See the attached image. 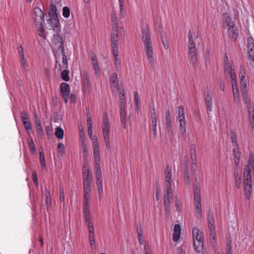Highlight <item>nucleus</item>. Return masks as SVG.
Segmentation results:
<instances>
[{"mask_svg": "<svg viewBox=\"0 0 254 254\" xmlns=\"http://www.w3.org/2000/svg\"><path fill=\"white\" fill-rule=\"evenodd\" d=\"M244 190L246 191V197L249 199L252 190V180L249 166H245L244 168Z\"/></svg>", "mask_w": 254, "mask_h": 254, "instance_id": "7ed1b4c3", "label": "nucleus"}, {"mask_svg": "<svg viewBox=\"0 0 254 254\" xmlns=\"http://www.w3.org/2000/svg\"><path fill=\"white\" fill-rule=\"evenodd\" d=\"M95 177L97 180V181H102V172L101 170L100 164V163H95Z\"/></svg>", "mask_w": 254, "mask_h": 254, "instance_id": "cd10ccee", "label": "nucleus"}, {"mask_svg": "<svg viewBox=\"0 0 254 254\" xmlns=\"http://www.w3.org/2000/svg\"><path fill=\"white\" fill-rule=\"evenodd\" d=\"M83 176H86L87 175H92L89 169L88 165H83L82 169Z\"/></svg>", "mask_w": 254, "mask_h": 254, "instance_id": "052dcab7", "label": "nucleus"}, {"mask_svg": "<svg viewBox=\"0 0 254 254\" xmlns=\"http://www.w3.org/2000/svg\"><path fill=\"white\" fill-rule=\"evenodd\" d=\"M57 149L58 150L59 153L62 155H63L65 153L64 146L62 143L59 142L58 143Z\"/></svg>", "mask_w": 254, "mask_h": 254, "instance_id": "4d7b16f0", "label": "nucleus"}, {"mask_svg": "<svg viewBox=\"0 0 254 254\" xmlns=\"http://www.w3.org/2000/svg\"><path fill=\"white\" fill-rule=\"evenodd\" d=\"M88 231L89 232V240H92L93 241L94 239V228L93 225L91 224H88Z\"/></svg>", "mask_w": 254, "mask_h": 254, "instance_id": "a19ab883", "label": "nucleus"}, {"mask_svg": "<svg viewBox=\"0 0 254 254\" xmlns=\"http://www.w3.org/2000/svg\"><path fill=\"white\" fill-rule=\"evenodd\" d=\"M90 58L92 62V64L95 70V73L96 74H97L100 73V70L97 57L95 54L93 53L92 54Z\"/></svg>", "mask_w": 254, "mask_h": 254, "instance_id": "a211bd4d", "label": "nucleus"}, {"mask_svg": "<svg viewBox=\"0 0 254 254\" xmlns=\"http://www.w3.org/2000/svg\"><path fill=\"white\" fill-rule=\"evenodd\" d=\"M61 92L63 95H69L70 92V87L68 83L63 82L60 85Z\"/></svg>", "mask_w": 254, "mask_h": 254, "instance_id": "4be33fe9", "label": "nucleus"}, {"mask_svg": "<svg viewBox=\"0 0 254 254\" xmlns=\"http://www.w3.org/2000/svg\"><path fill=\"white\" fill-rule=\"evenodd\" d=\"M93 154L95 163H100V156L99 147L98 143L97 138H94L93 141Z\"/></svg>", "mask_w": 254, "mask_h": 254, "instance_id": "9b49d317", "label": "nucleus"}, {"mask_svg": "<svg viewBox=\"0 0 254 254\" xmlns=\"http://www.w3.org/2000/svg\"><path fill=\"white\" fill-rule=\"evenodd\" d=\"M110 131V126L107 114L105 112L103 115V134L104 137L109 136V133Z\"/></svg>", "mask_w": 254, "mask_h": 254, "instance_id": "9d476101", "label": "nucleus"}, {"mask_svg": "<svg viewBox=\"0 0 254 254\" xmlns=\"http://www.w3.org/2000/svg\"><path fill=\"white\" fill-rule=\"evenodd\" d=\"M83 213L85 222L87 224V225L91 224L92 222L90 219L89 208H83Z\"/></svg>", "mask_w": 254, "mask_h": 254, "instance_id": "c756f323", "label": "nucleus"}, {"mask_svg": "<svg viewBox=\"0 0 254 254\" xmlns=\"http://www.w3.org/2000/svg\"><path fill=\"white\" fill-rule=\"evenodd\" d=\"M149 63L151 66H153L155 64L154 59L153 57V51H150L145 53Z\"/></svg>", "mask_w": 254, "mask_h": 254, "instance_id": "72a5a7b5", "label": "nucleus"}, {"mask_svg": "<svg viewBox=\"0 0 254 254\" xmlns=\"http://www.w3.org/2000/svg\"><path fill=\"white\" fill-rule=\"evenodd\" d=\"M241 92L244 104L247 105V106L248 105L251 106V102L250 101L247 89L245 88H242L241 89Z\"/></svg>", "mask_w": 254, "mask_h": 254, "instance_id": "412c9836", "label": "nucleus"}, {"mask_svg": "<svg viewBox=\"0 0 254 254\" xmlns=\"http://www.w3.org/2000/svg\"><path fill=\"white\" fill-rule=\"evenodd\" d=\"M234 102L236 105H239L240 104V98L239 93H233Z\"/></svg>", "mask_w": 254, "mask_h": 254, "instance_id": "3c124183", "label": "nucleus"}, {"mask_svg": "<svg viewBox=\"0 0 254 254\" xmlns=\"http://www.w3.org/2000/svg\"><path fill=\"white\" fill-rule=\"evenodd\" d=\"M233 152L235 164L237 167L240 163L241 152L239 150V147H234Z\"/></svg>", "mask_w": 254, "mask_h": 254, "instance_id": "393cba45", "label": "nucleus"}, {"mask_svg": "<svg viewBox=\"0 0 254 254\" xmlns=\"http://www.w3.org/2000/svg\"><path fill=\"white\" fill-rule=\"evenodd\" d=\"M69 70L67 69H65L62 71L61 72V77L62 79L65 81H68L70 79L69 77Z\"/></svg>", "mask_w": 254, "mask_h": 254, "instance_id": "37998d69", "label": "nucleus"}, {"mask_svg": "<svg viewBox=\"0 0 254 254\" xmlns=\"http://www.w3.org/2000/svg\"><path fill=\"white\" fill-rule=\"evenodd\" d=\"M81 148L83 156L87 157L88 156V152L87 149L86 143L84 140L82 141Z\"/></svg>", "mask_w": 254, "mask_h": 254, "instance_id": "5fc2aeb1", "label": "nucleus"}, {"mask_svg": "<svg viewBox=\"0 0 254 254\" xmlns=\"http://www.w3.org/2000/svg\"><path fill=\"white\" fill-rule=\"evenodd\" d=\"M165 195L168 196V197H173V191L171 188V183L167 184L166 194H165Z\"/></svg>", "mask_w": 254, "mask_h": 254, "instance_id": "09e8293b", "label": "nucleus"}, {"mask_svg": "<svg viewBox=\"0 0 254 254\" xmlns=\"http://www.w3.org/2000/svg\"><path fill=\"white\" fill-rule=\"evenodd\" d=\"M55 134L58 139H62L64 135V130L60 127H57L56 128Z\"/></svg>", "mask_w": 254, "mask_h": 254, "instance_id": "f704fd0d", "label": "nucleus"}, {"mask_svg": "<svg viewBox=\"0 0 254 254\" xmlns=\"http://www.w3.org/2000/svg\"><path fill=\"white\" fill-rule=\"evenodd\" d=\"M189 37V58L190 63L193 65V68H195L197 64V55L195 48V44L194 43L192 33L190 30L188 32Z\"/></svg>", "mask_w": 254, "mask_h": 254, "instance_id": "f03ea898", "label": "nucleus"}, {"mask_svg": "<svg viewBox=\"0 0 254 254\" xmlns=\"http://www.w3.org/2000/svg\"><path fill=\"white\" fill-rule=\"evenodd\" d=\"M213 103V100H208L205 101V104L206 107L207 112H211L212 111V105Z\"/></svg>", "mask_w": 254, "mask_h": 254, "instance_id": "e2e57ef3", "label": "nucleus"}, {"mask_svg": "<svg viewBox=\"0 0 254 254\" xmlns=\"http://www.w3.org/2000/svg\"><path fill=\"white\" fill-rule=\"evenodd\" d=\"M113 32L111 35V42L112 45V48L113 50V54L115 57V61L117 60V57L118 56V41L119 39L118 32V24L114 23L112 25Z\"/></svg>", "mask_w": 254, "mask_h": 254, "instance_id": "20e7f679", "label": "nucleus"}, {"mask_svg": "<svg viewBox=\"0 0 254 254\" xmlns=\"http://www.w3.org/2000/svg\"><path fill=\"white\" fill-rule=\"evenodd\" d=\"M184 178L185 183L189 186L190 185V179L189 175V169L187 168H184Z\"/></svg>", "mask_w": 254, "mask_h": 254, "instance_id": "2f4dec72", "label": "nucleus"}, {"mask_svg": "<svg viewBox=\"0 0 254 254\" xmlns=\"http://www.w3.org/2000/svg\"><path fill=\"white\" fill-rule=\"evenodd\" d=\"M111 82L113 83L115 88H119V79L118 74L116 72H114L111 76Z\"/></svg>", "mask_w": 254, "mask_h": 254, "instance_id": "473e14b6", "label": "nucleus"}, {"mask_svg": "<svg viewBox=\"0 0 254 254\" xmlns=\"http://www.w3.org/2000/svg\"><path fill=\"white\" fill-rule=\"evenodd\" d=\"M171 169H169V166L167 165L165 170V179L167 183H171Z\"/></svg>", "mask_w": 254, "mask_h": 254, "instance_id": "c9c22d12", "label": "nucleus"}, {"mask_svg": "<svg viewBox=\"0 0 254 254\" xmlns=\"http://www.w3.org/2000/svg\"><path fill=\"white\" fill-rule=\"evenodd\" d=\"M44 24V23L39 22L38 25H37V23H35V25L37 30L39 32V35L41 37L43 36V34L44 31L43 27Z\"/></svg>", "mask_w": 254, "mask_h": 254, "instance_id": "a18cd8bd", "label": "nucleus"}, {"mask_svg": "<svg viewBox=\"0 0 254 254\" xmlns=\"http://www.w3.org/2000/svg\"><path fill=\"white\" fill-rule=\"evenodd\" d=\"M63 15L65 18H68L70 16V9L67 6L64 7L63 9Z\"/></svg>", "mask_w": 254, "mask_h": 254, "instance_id": "13d9d810", "label": "nucleus"}, {"mask_svg": "<svg viewBox=\"0 0 254 254\" xmlns=\"http://www.w3.org/2000/svg\"><path fill=\"white\" fill-rule=\"evenodd\" d=\"M246 69L243 66H241L239 75L240 78V89L247 88V80L246 77Z\"/></svg>", "mask_w": 254, "mask_h": 254, "instance_id": "f8f14e48", "label": "nucleus"}, {"mask_svg": "<svg viewBox=\"0 0 254 254\" xmlns=\"http://www.w3.org/2000/svg\"><path fill=\"white\" fill-rule=\"evenodd\" d=\"M83 189H84V192H86V193H87L88 192L90 193L91 188H90V184L83 183Z\"/></svg>", "mask_w": 254, "mask_h": 254, "instance_id": "338daca9", "label": "nucleus"}, {"mask_svg": "<svg viewBox=\"0 0 254 254\" xmlns=\"http://www.w3.org/2000/svg\"><path fill=\"white\" fill-rule=\"evenodd\" d=\"M20 63L22 68L24 70L28 71L29 66L24 57L20 58Z\"/></svg>", "mask_w": 254, "mask_h": 254, "instance_id": "864d4df0", "label": "nucleus"}, {"mask_svg": "<svg viewBox=\"0 0 254 254\" xmlns=\"http://www.w3.org/2000/svg\"><path fill=\"white\" fill-rule=\"evenodd\" d=\"M228 32L231 37V39L235 42L239 35V31L236 27L234 26V24L232 23V26H230L228 28Z\"/></svg>", "mask_w": 254, "mask_h": 254, "instance_id": "4468645a", "label": "nucleus"}, {"mask_svg": "<svg viewBox=\"0 0 254 254\" xmlns=\"http://www.w3.org/2000/svg\"><path fill=\"white\" fill-rule=\"evenodd\" d=\"M134 98L135 108L137 110L139 109V104L140 103V100L137 91H135L134 92Z\"/></svg>", "mask_w": 254, "mask_h": 254, "instance_id": "603ef678", "label": "nucleus"}, {"mask_svg": "<svg viewBox=\"0 0 254 254\" xmlns=\"http://www.w3.org/2000/svg\"><path fill=\"white\" fill-rule=\"evenodd\" d=\"M48 14L50 18L48 20V21L49 24H50L51 27L56 32H60V24L58 17L57 7L55 4L52 3L51 4Z\"/></svg>", "mask_w": 254, "mask_h": 254, "instance_id": "f257e3e1", "label": "nucleus"}, {"mask_svg": "<svg viewBox=\"0 0 254 254\" xmlns=\"http://www.w3.org/2000/svg\"><path fill=\"white\" fill-rule=\"evenodd\" d=\"M87 131L90 139L92 138V125L91 117H88L87 120Z\"/></svg>", "mask_w": 254, "mask_h": 254, "instance_id": "7c9ffc66", "label": "nucleus"}, {"mask_svg": "<svg viewBox=\"0 0 254 254\" xmlns=\"http://www.w3.org/2000/svg\"><path fill=\"white\" fill-rule=\"evenodd\" d=\"M203 241H197L193 242V248L195 251L197 253H200L203 250Z\"/></svg>", "mask_w": 254, "mask_h": 254, "instance_id": "c85d7f7f", "label": "nucleus"}, {"mask_svg": "<svg viewBox=\"0 0 254 254\" xmlns=\"http://www.w3.org/2000/svg\"><path fill=\"white\" fill-rule=\"evenodd\" d=\"M82 86L84 88H87L89 87L90 84V81L89 79L88 75L87 74V72L86 71H84L83 72L82 76Z\"/></svg>", "mask_w": 254, "mask_h": 254, "instance_id": "b1692460", "label": "nucleus"}, {"mask_svg": "<svg viewBox=\"0 0 254 254\" xmlns=\"http://www.w3.org/2000/svg\"><path fill=\"white\" fill-rule=\"evenodd\" d=\"M193 240H197V237L202 236V233L197 227H195L192 232Z\"/></svg>", "mask_w": 254, "mask_h": 254, "instance_id": "4c0bfd02", "label": "nucleus"}, {"mask_svg": "<svg viewBox=\"0 0 254 254\" xmlns=\"http://www.w3.org/2000/svg\"><path fill=\"white\" fill-rule=\"evenodd\" d=\"M247 107L250 126L252 130H254V108L249 105H248Z\"/></svg>", "mask_w": 254, "mask_h": 254, "instance_id": "2eb2a0df", "label": "nucleus"}, {"mask_svg": "<svg viewBox=\"0 0 254 254\" xmlns=\"http://www.w3.org/2000/svg\"><path fill=\"white\" fill-rule=\"evenodd\" d=\"M33 18L35 23L39 22L45 23L44 13L43 11L38 7H36L33 9Z\"/></svg>", "mask_w": 254, "mask_h": 254, "instance_id": "0eeeda50", "label": "nucleus"}, {"mask_svg": "<svg viewBox=\"0 0 254 254\" xmlns=\"http://www.w3.org/2000/svg\"><path fill=\"white\" fill-rule=\"evenodd\" d=\"M83 183L90 184L92 182V175H87L86 176H83Z\"/></svg>", "mask_w": 254, "mask_h": 254, "instance_id": "6e6d98bb", "label": "nucleus"}, {"mask_svg": "<svg viewBox=\"0 0 254 254\" xmlns=\"http://www.w3.org/2000/svg\"><path fill=\"white\" fill-rule=\"evenodd\" d=\"M96 185H97V190H98L99 197V198H100L103 194L102 181H97Z\"/></svg>", "mask_w": 254, "mask_h": 254, "instance_id": "79ce46f5", "label": "nucleus"}, {"mask_svg": "<svg viewBox=\"0 0 254 254\" xmlns=\"http://www.w3.org/2000/svg\"><path fill=\"white\" fill-rule=\"evenodd\" d=\"M60 200L61 202H64V187L61 186L60 188Z\"/></svg>", "mask_w": 254, "mask_h": 254, "instance_id": "0e129e2a", "label": "nucleus"}, {"mask_svg": "<svg viewBox=\"0 0 254 254\" xmlns=\"http://www.w3.org/2000/svg\"><path fill=\"white\" fill-rule=\"evenodd\" d=\"M190 158L191 159V169L193 172V175L196 177V174L195 172L197 168L196 163V155L195 151V147L194 145L191 144L190 146Z\"/></svg>", "mask_w": 254, "mask_h": 254, "instance_id": "6e6552de", "label": "nucleus"}, {"mask_svg": "<svg viewBox=\"0 0 254 254\" xmlns=\"http://www.w3.org/2000/svg\"><path fill=\"white\" fill-rule=\"evenodd\" d=\"M160 38L164 49L167 50L169 48L168 35L167 33H162Z\"/></svg>", "mask_w": 254, "mask_h": 254, "instance_id": "a878e982", "label": "nucleus"}, {"mask_svg": "<svg viewBox=\"0 0 254 254\" xmlns=\"http://www.w3.org/2000/svg\"><path fill=\"white\" fill-rule=\"evenodd\" d=\"M247 49L249 57L254 62V39L252 37L247 38Z\"/></svg>", "mask_w": 254, "mask_h": 254, "instance_id": "1a4fd4ad", "label": "nucleus"}, {"mask_svg": "<svg viewBox=\"0 0 254 254\" xmlns=\"http://www.w3.org/2000/svg\"><path fill=\"white\" fill-rule=\"evenodd\" d=\"M226 245V254H232V240L231 239H227Z\"/></svg>", "mask_w": 254, "mask_h": 254, "instance_id": "ea45409f", "label": "nucleus"}, {"mask_svg": "<svg viewBox=\"0 0 254 254\" xmlns=\"http://www.w3.org/2000/svg\"><path fill=\"white\" fill-rule=\"evenodd\" d=\"M180 123V129L182 133H184L186 132V123L185 122V119H179V120Z\"/></svg>", "mask_w": 254, "mask_h": 254, "instance_id": "de8ad7c7", "label": "nucleus"}, {"mask_svg": "<svg viewBox=\"0 0 254 254\" xmlns=\"http://www.w3.org/2000/svg\"><path fill=\"white\" fill-rule=\"evenodd\" d=\"M245 166H249V168L254 169V158L252 154L249 155L248 164Z\"/></svg>", "mask_w": 254, "mask_h": 254, "instance_id": "8fccbe9b", "label": "nucleus"}, {"mask_svg": "<svg viewBox=\"0 0 254 254\" xmlns=\"http://www.w3.org/2000/svg\"><path fill=\"white\" fill-rule=\"evenodd\" d=\"M206 91L204 92V99L205 101L212 100L213 95L208 87H206Z\"/></svg>", "mask_w": 254, "mask_h": 254, "instance_id": "e433bc0d", "label": "nucleus"}, {"mask_svg": "<svg viewBox=\"0 0 254 254\" xmlns=\"http://www.w3.org/2000/svg\"><path fill=\"white\" fill-rule=\"evenodd\" d=\"M56 33V34H54L52 39V43L55 45L60 44L61 43L64 42L63 37L59 34L60 32Z\"/></svg>", "mask_w": 254, "mask_h": 254, "instance_id": "bb28decb", "label": "nucleus"}, {"mask_svg": "<svg viewBox=\"0 0 254 254\" xmlns=\"http://www.w3.org/2000/svg\"><path fill=\"white\" fill-rule=\"evenodd\" d=\"M194 200L195 208L196 209V212L197 214L200 215L202 211L200 193H196V194H194Z\"/></svg>", "mask_w": 254, "mask_h": 254, "instance_id": "dca6fc26", "label": "nucleus"}, {"mask_svg": "<svg viewBox=\"0 0 254 254\" xmlns=\"http://www.w3.org/2000/svg\"><path fill=\"white\" fill-rule=\"evenodd\" d=\"M21 118L23 123V124L24 126V127L26 130H28L29 129H31V125L30 123L29 122L27 116L25 112H22L21 114Z\"/></svg>", "mask_w": 254, "mask_h": 254, "instance_id": "f3484780", "label": "nucleus"}, {"mask_svg": "<svg viewBox=\"0 0 254 254\" xmlns=\"http://www.w3.org/2000/svg\"><path fill=\"white\" fill-rule=\"evenodd\" d=\"M163 200L164 208L171 207L170 197H168V196L164 195Z\"/></svg>", "mask_w": 254, "mask_h": 254, "instance_id": "bf43d9fd", "label": "nucleus"}, {"mask_svg": "<svg viewBox=\"0 0 254 254\" xmlns=\"http://www.w3.org/2000/svg\"><path fill=\"white\" fill-rule=\"evenodd\" d=\"M120 94L121 95L120 98V116L122 126L125 129L127 127L126 118L127 112L125 109V91L123 88L120 90Z\"/></svg>", "mask_w": 254, "mask_h": 254, "instance_id": "39448f33", "label": "nucleus"}, {"mask_svg": "<svg viewBox=\"0 0 254 254\" xmlns=\"http://www.w3.org/2000/svg\"><path fill=\"white\" fill-rule=\"evenodd\" d=\"M143 35L142 37L141 40L144 45L145 53L153 51V47L148 25H146L145 30L143 32Z\"/></svg>", "mask_w": 254, "mask_h": 254, "instance_id": "423d86ee", "label": "nucleus"}, {"mask_svg": "<svg viewBox=\"0 0 254 254\" xmlns=\"http://www.w3.org/2000/svg\"><path fill=\"white\" fill-rule=\"evenodd\" d=\"M28 143H29V147L31 150V151L33 153L34 152H35L36 151V148H35V144L34 143V141L32 139H31L29 141H28Z\"/></svg>", "mask_w": 254, "mask_h": 254, "instance_id": "774afa93", "label": "nucleus"}, {"mask_svg": "<svg viewBox=\"0 0 254 254\" xmlns=\"http://www.w3.org/2000/svg\"><path fill=\"white\" fill-rule=\"evenodd\" d=\"M234 176L235 185L238 189H239L241 185L242 177L241 174L238 171L237 168H235Z\"/></svg>", "mask_w": 254, "mask_h": 254, "instance_id": "5701e85b", "label": "nucleus"}, {"mask_svg": "<svg viewBox=\"0 0 254 254\" xmlns=\"http://www.w3.org/2000/svg\"><path fill=\"white\" fill-rule=\"evenodd\" d=\"M178 117L179 119H185V111L183 106H180L178 107Z\"/></svg>", "mask_w": 254, "mask_h": 254, "instance_id": "49530a36", "label": "nucleus"}, {"mask_svg": "<svg viewBox=\"0 0 254 254\" xmlns=\"http://www.w3.org/2000/svg\"><path fill=\"white\" fill-rule=\"evenodd\" d=\"M181 231V228L180 225L175 224L173 235V240L175 242H177L179 241L180 237Z\"/></svg>", "mask_w": 254, "mask_h": 254, "instance_id": "6ab92c4d", "label": "nucleus"}, {"mask_svg": "<svg viewBox=\"0 0 254 254\" xmlns=\"http://www.w3.org/2000/svg\"><path fill=\"white\" fill-rule=\"evenodd\" d=\"M34 117L36 130L37 131L38 134H39L40 135H41L42 134H43V130L41 124V121L40 119L38 118V116L36 114H34Z\"/></svg>", "mask_w": 254, "mask_h": 254, "instance_id": "aec40b11", "label": "nucleus"}, {"mask_svg": "<svg viewBox=\"0 0 254 254\" xmlns=\"http://www.w3.org/2000/svg\"><path fill=\"white\" fill-rule=\"evenodd\" d=\"M213 233V235H211V234H210V244H211L212 246H215V245H216V237H215V231H213V232H212Z\"/></svg>", "mask_w": 254, "mask_h": 254, "instance_id": "69168bd1", "label": "nucleus"}, {"mask_svg": "<svg viewBox=\"0 0 254 254\" xmlns=\"http://www.w3.org/2000/svg\"><path fill=\"white\" fill-rule=\"evenodd\" d=\"M231 140L232 142V144L234 147H239V146L237 144V139L236 137V132L233 131V130L231 131Z\"/></svg>", "mask_w": 254, "mask_h": 254, "instance_id": "58836bf2", "label": "nucleus"}, {"mask_svg": "<svg viewBox=\"0 0 254 254\" xmlns=\"http://www.w3.org/2000/svg\"><path fill=\"white\" fill-rule=\"evenodd\" d=\"M151 123H152V130L153 133L154 138L155 139L157 136V133H156L157 122H154L153 121V122H151Z\"/></svg>", "mask_w": 254, "mask_h": 254, "instance_id": "680f3d73", "label": "nucleus"}, {"mask_svg": "<svg viewBox=\"0 0 254 254\" xmlns=\"http://www.w3.org/2000/svg\"><path fill=\"white\" fill-rule=\"evenodd\" d=\"M165 119L166 123V126L165 127L166 130L169 132H172L171 118H166Z\"/></svg>", "mask_w": 254, "mask_h": 254, "instance_id": "c03bdc74", "label": "nucleus"}, {"mask_svg": "<svg viewBox=\"0 0 254 254\" xmlns=\"http://www.w3.org/2000/svg\"><path fill=\"white\" fill-rule=\"evenodd\" d=\"M207 219L208 222V228L210 230L211 235H213L212 232L214 231V221L213 217V212L211 210H208V213L207 216Z\"/></svg>", "mask_w": 254, "mask_h": 254, "instance_id": "ddd939ff", "label": "nucleus"}]
</instances>
